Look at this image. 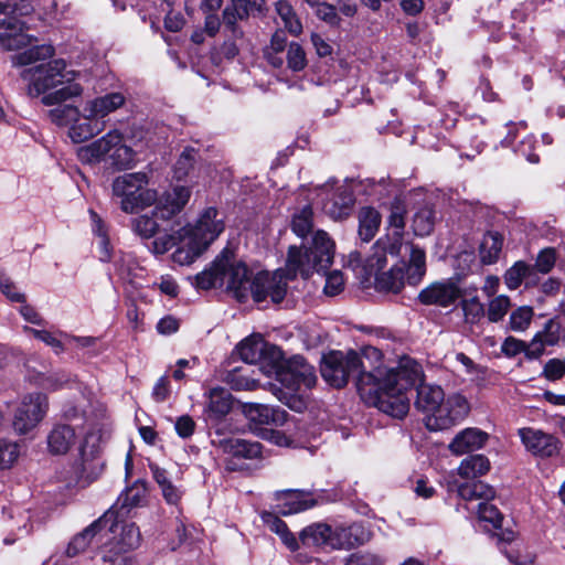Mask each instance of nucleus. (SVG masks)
<instances>
[{"label": "nucleus", "mask_w": 565, "mask_h": 565, "mask_svg": "<svg viewBox=\"0 0 565 565\" xmlns=\"http://www.w3.org/2000/svg\"><path fill=\"white\" fill-rule=\"evenodd\" d=\"M363 369L358 352L331 351L323 355L320 373L323 380L335 388L345 386L351 377H356V388L366 403L393 417L405 416L408 412V402L403 392L420 376L417 362L404 356L396 367L387 369L380 365L370 372Z\"/></svg>", "instance_id": "obj_1"}, {"label": "nucleus", "mask_w": 565, "mask_h": 565, "mask_svg": "<svg viewBox=\"0 0 565 565\" xmlns=\"http://www.w3.org/2000/svg\"><path fill=\"white\" fill-rule=\"evenodd\" d=\"M288 280L282 269L273 274L258 273L253 277L245 263L238 260L231 249L224 248L209 268L195 276V286L207 290L225 285L239 302L252 297L257 303L268 298L279 303L286 296Z\"/></svg>", "instance_id": "obj_2"}, {"label": "nucleus", "mask_w": 565, "mask_h": 565, "mask_svg": "<svg viewBox=\"0 0 565 565\" xmlns=\"http://www.w3.org/2000/svg\"><path fill=\"white\" fill-rule=\"evenodd\" d=\"M55 51L52 45H38L12 57L15 66L34 64L21 72L28 83V95L40 97L45 106H61L62 103L83 95L84 88L76 82L79 73L68 70L63 58H52Z\"/></svg>", "instance_id": "obj_3"}, {"label": "nucleus", "mask_w": 565, "mask_h": 565, "mask_svg": "<svg viewBox=\"0 0 565 565\" xmlns=\"http://www.w3.org/2000/svg\"><path fill=\"white\" fill-rule=\"evenodd\" d=\"M125 103L121 93L111 92L86 100L82 110L72 105L57 106L49 110V118L57 126H67L70 138L79 143L100 134L106 127L104 119Z\"/></svg>", "instance_id": "obj_4"}, {"label": "nucleus", "mask_w": 565, "mask_h": 565, "mask_svg": "<svg viewBox=\"0 0 565 565\" xmlns=\"http://www.w3.org/2000/svg\"><path fill=\"white\" fill-rule=\"evenodd\" d=\"M391 233L380 238L372 247V254L367 257L370 268L381 269L387 264V255L409 256L408 279L411 284H418L426 273V256L424 249L418 246L404 243L405 209L401 204H394L388 216Z\"/></svg>", "instance_id": "obj_5"}, {"label": "nucleus", "mask_w": 565, "mask_h": 565, "mask_svg": "<svg viewBox=\"0 0 565 565\" xmlns=\"http://www.w3.org/2000/svg\"><path fill=\"white\" fill-rule=\"evenodd\" d=\"M105 514L110 515L100 533L104 540L100 546L103 565H130L132 559L127 554L140 546V530L135 523L125 521L126 516L115 514L114 510Z\"/></svg>", "instance_id": "obj_6"}, {"label": "nucleus", "mask_w": 565, "mask_h": 565, "mask_svg": "<svg viewBox=\"0 0 565 565\" xmlns=\"http://www.w3.org/2000/svg\"><path fill=\"white\" fill-rule=\"evenodd\" d=\"M217 214L215 207H207L200 215L195 225H188L179 231V246L172 254L174 263L192 264L223 232L224 224L222 220L216 218Z\"/></svg>", "instance_id": "obj_7"}, {"label": "nucleus", "mask_w": 565, "mask_h": 565, "mask_svg": "<svg viewBox=\"0 0 565 565\" xmlns=\"http://www.w3.org/2000/svg\"><path fill=\"white\" fill-rule=\"evenodd\" d=\"M334 243L324 231H317L309 247L290 246L284 270L288 279L297 275L308 278L315 271L330 267L333 260Z\"/></svg>", "instance_id": "obj_8"}, {"label": "nucleus", "mask_w": 565, "mask_h": 565, "mask_svg": "<svg viewBox=\"0 0 565 565\" xmlns=\"http://www.w3.org/2000/svg\"><path fill=\"white\" fill-rule=\"evenodd\" d=\"M111 424L104 407L98 409L95 419L84 426L79 443L77 467L82 477L94 480L103 471L100 458L104 446L110 437Z\"/></svg>", "instance_id": "obj_9"}, {"label": "nucleus", "mask_w": 565, "mask_h": 565, "mask_svg": "<svg viewBox=\"0 0 565 565\" xmlns=\"http://www.w3.org/2000/svg\"><path fill=\"white\" fill-rule=\"evenodd\" d=\"M77 157L83 163L104 162L116 170L131 169L137 162L136 151L125 142L124 134L117 128L78 148Z\"/></svg>", "instance_id": "obj_10"}, {"label": "nucleus", "mask_w": 565, "mask_h": 565, "mask_svg": "<svg viewBox=\"0 0 565 565\" xmlns=\"http://www.w3.org/2000/svg\"><path fill=\"white\" fill-rule=\"evenodd\" d=\"M147 185L146 173H126L113 181V196L119 200V206L125 213H135L157 201L156 191Z\"/></svg>", "instance_id": "obj_11"}, {"label": "nucleus", "mask_w": 565, "mask_h": 565, "mask_svg": "<svg viewBox=\"0 0 565 565\" xmlns=\"http://www.w3.org/2000/svg\"><path fill=\"white\" fill-rule=\"evenodd\" d=\"M11 6H17L19 10L14 13H0V45L8 51L19 50L38 40L29 33L28 14L32 10L31 6L24 1Z\"/></svg>", "instance_id": "obj_12"}, {"label": "nucleus", "mask_w": 565, "mask_h": 565, "mask_svg": "<svg viewBox=\"0 0 565 565\" xmlns=\"http://www.w3.org/2000/svg\"><path fill=\"white\" fill-rule=\"evenodd\" d=\"M241 359L248 364H260V369L268 375L276 370L282 360V351L275 344L264 340L260 334H252L237 347Z\"/></svg>", "instance_id": "obj_13"}, {"label": "nucleus", "mask_w": 565, "mask_h": 565, "mask_svg": "<svg viewBox=\"0 0 565 565\" xmlns=\"http://www.w3.org/2000/svg\"><path fill=\"white\" fill-rule=\"evenodd\" d=\"M47 409L49 399L45 394L36 392L25 395L14 413V430L20 435L28 434L43 420Z\"/></svg>", "instance_id": "obj_14"}, {"label": "nucleus", "mask_w": 565, "mask_h": 565, "mask_svg": "<svg viewBox=\"0 0 565 565\" xmlns=\"http://www.w3.org/2000/svg\"><path fill=\"white\" fill-rule=\"evenodd\" d=\"M274 373L292 392L299 391L301 386L311 388L317 382L313 366L300 355L292 356L286 363L282 359L280 365L271 371Z\"/></svg>", "instance_id": "obj_15"}, {"label": "nucleus", "mask_w": 565, "mask_h": 565, "mask_svg": "<svg viewBox=\"0 0 565 565\" xmlns=\"http://www.w3.org/2000/svg\"><path fill=\"white\" fill-rule=\"evenodd\" d=\"M468 413V404L465 397L454 395L437 405L436 409L425 416V425L429 430H444L456 425Z\"/></svg>", "instance_id": "obj_16"}, {"label": "nucleus", "mask_w": 565, "mask_h": 565, "mask_svg": "<svg viewBox=\"0 0 565 565\" xmlns=\"http://www.w3.org/2000/svg\"><path fill=\"white\" fill-rule=\"evenodd\" d=\"M334 180H329L319 188V195L322 198V209L333 220L345 217L354 203L352 189L349 184L343 183L334 189Z\"/></svg>", "instance_id": "obj_17"}, {"label": "nucleus", "mask_w": 565, "mask_h": 565, "mask_svg": "<svg viewBox=\"0 0 565 565\" xmlns=\"http://www.w3.org/2000/svg\"><path fill=\"white\" fill-rule=\"evenodd\" d=\"M462 297V290L454 279L434 281L418 294V300L425 306L448 308Z\"/></svg>", "instance_id": "obj_18"}, {"label": "nucleus", "mask_w": 565, "mask_h": 565, "mask_svg": "<svg viewBox=\"0 0 565 565\" xmlns=\"http://www.w3.org/2000/svg\"><path fill=\"white\" fill-rule=\"evenodd\" d=\"M519 436L522 444L532 455L548 458L558 454L559 441L551 434H546L540 429L525 427L519 429Z\"/></svg>", "instance_id": "obj_19"}, {"label": "nucleus", "mask_w": 565, "mask_h": 565, "mask_svg": "<svg viewBox=\"0 0 565 565\" xmlns=\"http://www.w3.org/2000/svg\"><path fill=\"white\" fill-rule=\"evenodd\" d=\"M408 267L409 263L406 264L404 260H402L398 264L393 265L388 270L380 273L384 267H382L381 269H372L369 267V264L366 263V268L371 273H374L376 276V288L381 291L394 294H397L402 290V288L405 285V281L412 285L408 279Z\"/></svg>", "instance_id": "obj_20"}, {"label": "nucleus", "mask_w": 565, "mask_h": 565, "mask_svg": "<svg viewBox=\"0 0 565 565\" xmlns=\"http://www.w3.org/2000/svg\"><path fill=\"white\" fill-rule=\"evenodd\" d=\"M276 499L280 501L279 512L282 515H290L309 510L318 504L312 491L305 490H282L276 493Z\"/></svg>", "instance_id": "obj_21"}, {"label": "nucleus", "mask_w": 565, "mask_h": 565, "mask_svg": "<svg viewBox=\"0 0 565 565\" xmlns=\"http://www.w3.org/2000/svg\"><path fill=\"white\" fill-rule=\"evenodd\" d=\"M191 191L186 186H174L171 191H167L158 200L153 210V215L160 220H169L180 213L188 203Z\"/></svg>", "instance_id": "obj_22"}, {"label": "nucleus", "mask_w": 565, "mask_h": 565, "mask_svg": "<svg viewBox=\"0 0 565 565\" xmlns=\"http://www.w3.org/2000/svg\"><path fill=\"white\" fill-rule=\"evenodd\" d=\"M371 537L370 531L362 523L338 525L331 540L332 550H349L366 543Z\"/></svg>", "instance_id": "obj_23"}, {"label": "nucleus", "mask_w": 565, "mask_h": 565, "mask_svg": "<svg viewBox=\"0 0 565 565\" xmlns=\"http://www.w3.org/2000/svg\"><path fill=\"white\" fill-rule=\"evenodd\" d=\"M417 364L420 365L419 363ZM414 386H416L417 391L415 405L419 411H422L426 415L429 412L436 409L437 405H439L443 402V398H445L444 391L441 390L440 386L423 383V369H420L419 379L413 385L404 390L403 395L406 398H408L406 396V392ZM407 402L409 403V399H407Z\"/></svg>", "instance_id": "obj_24"}, {"label": "nucleus", "mask_w": 565, "mask_h": 565, "mask_svg": "<svg viewBox=\"0 0 565 565\" xmlns=\"http://www.w3.org/2000/svg\"><path fill=\"white\" fill-rule=\"evenodd\" d=\"M561 329L562 326L558 320L550 319L546 321L544 328L530 342L527 360L539 359L544 353L546 347L557 344L561 339Z\"/></svg>", "instance_id": "obj_25"}, {"label": "nucleus", "mask_w": 565, "mask_h": 565, "mask_svg": "<svg viewBox=\"0 0 565 565\" xmlns=\"http://www.w3.org/2000/svg\"><path fill=\"white\" fill-rule=\"evenodd\" d=\"M244 413L257 425L282 426L288 417L285 409L263 404H247L244 406Z\"/></svg>", "instance_id": "obj_26"}, {"label": "nucleus", "mask_w": 565, "mask_h": 565, "mask_svg": "<svg viewBox=\"0 0 565 565\" xmlns=\"http://www.w3.org/2000/svg\"><path fill=\"white\" fill-rule=\"evenodd\" d=\"M75 429L67 424L54 425L46 437L47 450L53 456L67 454L75 445Z\"/></svg>", "instance_id": "obj_27"}, {"label": "nucleus", "mask_w": 565, "mask_h": 565, "mask_svg": "<svg viewBox=\"0 0 565 565\" xmlns=\"http://www.w3.org/2000/svg\"><path fill=\"white\" fill-rule=\"evenodd\" d=\"M110 514H104L87 527H85L82 532L77 533L72 537L67 547L65 550V554L67 557H75L81 553L85 552L87 547L90 545L93 539L102 533L103 525L106 524L107 519Z\"/></svg>", "instance_id": "obj_28"}, {"label": "nucleus", "mask_w": 565, "mask_h": 565, "mask_svg": "<svg viewBox=\"0 0 565 565\" xmlns=\"http://www.w3.org/2000/svg\"><path fill=\"white\" fill-rule=\"evenodd\" d=\"M488 439V434L478 428H466L452 439L449 449L459 456L482 448Z\"/></svg>", "instance_id": "obj_29"}, {"label": "nucleus", "mask_w": 565, "mask_h": 565, "mask_svg": "<svg viewBox=\"0 0 565 565\" xmlns=\"http://www.w3.org/2000/svg\"><path fill=\"white\" fill-rule=\"evenodd\" d=\"M146 497V486L137 481L118 497L117 502L110 510H114L117 515L128 516L132 509L141 507L145 503Z\"/></svg>", "instance_id": "obj_30"}, {"label": "nucleus", "mask_w": 565, "mask_h": 565, "mask_svg": "<svg viewBox=\"0 0 565 565\" xmlns=\"http://www.w3.org/2000/svg\"><path fill=\"white\" fill-rule=\"evenodd\" d=\"M222 449L238 459H257L263 456V446L258 441L246 440L241 438H230L221 443Z\"/></svg>", "instance_id": "obj_31"}, {"label": "nucleus", "mask_w": 565, "mask_h": 565, "mask_svg": "<svg viewBox=\"0 0 565 565\" xmlns=\"http://www.w3.org/2000/svg\"><path fill=\"white\" fill-rule=\"evenodd\" d=\"M334 529L323 522L312 523L306 526L299 535V541L305 546L330 547Z\"/></svg>", "instance_id": "obj_32"}, {"label": "nucleus", "mask_w": 565, "mask_h": 565, "mask_svg": "<svg viewBox=\"0 0 565 565\" xmlns=\"http://www.w3.org/2000/svg\"><path fill=\"white\" fill-rule=\"evenodd\" d=\"M263 6L252 8L245 0H232V6H227L222 13L223 24L233 34L237 33V21L248 18L250 14L259 13Z\"/></svg>", "instance_id": "obj_33"}, {"label": "nucleus", "mask_w": 565, "mask_h": 565, "mask_svg": "<svg viewBox=\"0 0 565 565\" xmlns=\"http://www.w3.org/2000/svg\"><path fill=\"white\" fill-rule=\"evenodd\" d=\"M205 413L209 418L220 420L228 414L232 407L231 394L222 387L211 388Z\"/></svg>", "instance_id": "obj_34"}, {"label": "nucleus", "mask_w": 565, "mask_h": 565, "mask_svg": "<svg viewBox=\"0 0 565 565\" xmlns=\"http://www.w3.org/2000/svg\"><path fill=\"white\" fill-rule=\"evenodd\" d=\"M264 524L274 533H276L282 543L292 552L299 548V541L289 531L287 524L275 513L263 512L260 515Z\"/></svg>", "instance_id": "obj_35"}, {"label": "nucleus", "mask_w": 565, "mask_h": 565, "mask_svg": "<svg viewBox=\"0 0 565 565\" xmlns=\"http://www.w3.org/2000/svg\"><path fill=\"white\" fill-rule=\"evenodd\" d=\"M381 225V214L371 206H364L359 211V236L363 242H370L377 233Z\"/></svg>", "instance_id": "obj_36"}, {"label": "nucleus", "mask_w": 565, "mask_h": 565, "mask_svg": "<svg viewBox=\"0 0 565 565\" xmlns=\"http://www.w3.org/2000/svg\"><path fill=\"white\" fill-rule=\"evenodd\" d=\"M275 11L285 30H287L291 35L298 36L302 32V24L289 1L278 0L275 3Z\"/></svg>", "instance_id": "obj_37"}, {"label": "nucleus", "mask_w": 565, "mask_h": 565, "mask_svg": "<svg viewBox=\"0 0 565 565\" xmlns=\"http://www.w3.org/2000/svg\"><path fill=\"white\" fill-rule=\"evenodd\" d=\"M490 469V461L483 455H472L463 459L458 467V475L465 479H476L486 475Z\"/></svg>", "instance_id": "obj_38"}, {"label": "nucleus", "mask_w": 565, "mask_h": 565, "mask_svg": "<svg viewBox=\"0 0 565 565\" xmlns=\"http://www.w3.org/2000/svg\"><path fill=\"white\" fill-rule=\"evenodd\" d=\"M503 237L498 232H489L483 236L480 245V259L483 264H494L500 256Z\"/></svg>", "instance_id": "obj_39"}, {"label": "nucleus", "mask_w": 565, "mask_h": 565, "mask_svg": "<svg viewBox=\"0 0 565 565\" xmlns=\"http://www.w3.org/2000/svg\"><path fill=\"white\" fill-rule=\"evenodd\" d=\"M457 492L466 501L491 500L495 494L493 488L482 481L463 482L458 486Z\"/></svg>", "instance_id": "obj_40"}, {"label": "nucleus", "mask_w": 565, "mask_h": 565, "mask_svg": "<svg viewBox=\"0 0 565 565\" xmlns=\"http://www.w3.org/2000/svg\"><path fill=\"white\" fill-rule=\"evenodd\" d=\"M90 220L93 223V233L97 236V245L99 250V260L102 262H110L113 258L111 255V246L109 243V238L107 235L106 226L99 215L90 210L89 211Z\"/></svg>", "instance_id": "obj_41"}, {"label": "nucleus", "mask_w": 565, "mask_h": 565, "mask_svg": "<svg viewBox=\"0 0 565 565\" xmlns=\"http://www.w3.org/2000/svg\"><path fill=\"white\" fill-rule=\"evenodd\" d=\"M435 225V212L429 206H424L417 210L413 216L412 227L414 234L417 236L429 235Z\"/></svg>", "instance_id": "obj_42"}, {"label": "nucleus", "mask_w": 565, "mask_h": 565, "mask_svg": "<svg viewBox=\"0 0 565 565\" xmlns=\"http://www.w3.org/2000/svg\"><path fill=\"white\" fill-rule=\"evenodd\" d=\"M533 274V268L530 264L519 260L515 262L504 274V282L510 290L518 289L523 279Z\"/></svg>", "instance_id": "obj_43"}, {"label": "nucleus", "mask_w": 565, "mask_h": 565, "mask_svg": "<svg viewBox=\"0 0 565 565\" xmlns=\"http://www.w3.org/2000/svg\"><path fill=\"white\" fill-rule=\"evenodd\" d=\"M149 131L143 129L141 126L132 125L128 128L124 137L125 142L132 147L137 156L139 152H142L149 147Z\"/></svg>", "instance_id": "obj_44"}, {"label": "nucleus", "mask_w": 565, "mask_h": 565, "mask_svg": "<svg viewBox=\"0 0 565 565\" xmlns=\"http://www.w3.org/2000/svg\"><path fill=\"white\" fill-rule=\"evenodd\" d=\"M198 159V150L193 147H185L174 164V178L182 180L189 175Z\"/></svg>", "instance_id": "obj_45"}, {"label": "nucleus", "mask_w": 565, "mask_h": 565, "mask_svg": "<svg viewBox=\"0 0 565 565\" xmlns=\"http://www.w3.org/2000/svg\"><path fill=\"white\" fill-rule=\"evenodd\" d=\"M313 211L310 205L303 206L295 213L291 222L294 233L299 237H306L312 230Z\"/></svg>", "instance_id": "obj_46"}, {"label": "nucleus", "mask_w": 565, "mask_h": 565, "mask_svg": "<svg viewBox=\"0 0 565 565\" xmlns=\"http://www.w3.org/2000/svg\"><path fill=\"white\" fill-rule=\"evenodd\" d=\"M103 407L102 405L97 407L90 406V409H86L82 403L70 404L64 407L63 417L68 422H74L77 419L84 420V426L89 423V419H95V415L98 413V409Z\"/></svg>", "instance_id": "obj_47"}, {"label": "nucleus", "mask_w": 565, "mask_h": 565, "mask_svg": "<svg viewBox=\"0 0 565 565\" xmlns=\"http://www.w3.org/2000/svg\"><path fill=\"white\" fill-rule=\"evenodd\" d=\"M286 61L288 68L292 72L305 70L308 63L303 47L297 42L288 44Z\"/></svg>", "instance_id": "obj_48"}, {"label": "nucleus", "mask_w": 565, "mask_h": 565, "mask_svg": "<svg viewBox=\"0 0 565 565\" xmlns=\"http://www.w3.org/2000/svg\"><path fill=\"white\" fill-rule=\"evenodd\" d=\"M511 307L510 298L505 295H500L493 298L488 306L487 316L489 321L499 322L507 315Z\"/></svg>", "instance_id": "obj_49"}, {"label": "nucleus", "mask_w": 565, "mask_h": 565, "mask_svg": "<svg viewBox=\"0 0 565 565\" xmlns=\"http://www.w3.org/2000/svg\"><path fill=\"white\" fill-rule=\"evenodd\" d=\"M478 515L481 521L489 522L494 529L502 525L503 515L489 500L481 501L478 504Z\"/></svg>", "instance_id": "obj_50"}, {"label": "nucleus", "mask_w": 565, "mask_h": 565, "mask_svg": "<svg viewBox=\"0 0 565 565\" xmlns=\"http://www.w3.org/2000/svg\"><path fill=\"white\" fill-rule=\"evenodd\" d=\"M19 445L13 441L0 439V469H9L18 460Z\"/></svg>", "instance_id": "obj_51"}, {"label": "nucleus", "mask_w": 565, "mask_h": 565, "mask_svg": "<svg viewBox=\"0 0 565 565\" xmlns=\"http://www.w3.org/2000/svg\"><path fill=\"white\" fill-rule=\"evenodd\" d=\"M114 264L118 276L122 279L129 278L138 267L136 258L122 252L115 256Z\"/></svg>", "instance_id": "obj_52"}, {"label": "nucleus", "mask_w": 565, "mask_h": 565, "mask_svg": "<svg viewBox=\"0 0 565 565\" xmlns=\"http://www.w3.org/2000/svg\"><path fill=\"white\" fill-rule=\"evenodd\" d=\"M461 309L468 323H477L484 316L483 305L477 297L461 300Z\"/></svg>", "instance_id": "obj_53"}, {"label": "nucleus", "mask_w": 565, "mask_h": 565, "mask_svg": "<svg viewBox=\"0 0 565 565\" xmlns=\"http://www.w3.org/2000/svg\"><path fill=\"white\" fill-rule=\"evenodd\" d=\"M533 310L531 307H520L510 316V328L513 331H524L531 323Z\"/></svg>", "instance_id": "obj_54"}, {"label": "nucleus", "mask_w": 565, "mask_h": 565, "mask_svg": "<svg viewBox=\"0 0 565 565\" xmlns=\"http://www.w3.org/2000/svg\"><path fill=\"white\" fill-rule=\"evenodd\" d=\"M556 263V250L552 247H546L542 249L535 260L534 266H532L533 271L536 270L541 274H548Z\"/></svg>", "instance_id": "obj_55"}, {"label": "nucleus", "mask_w": 565, "mask_h": 565, "mask_svg": "<svg viewBox=\"0 0 565 565\" xmlns=\"http://www.w3.org/2000/svg\"><path fill=\"white\" fill-rule=\"evenodd\" d=\"M25 331L30 332L34 338L51 347L55 354H61L65 351L63 342L58 338H56L54 333L46 330H38L28 327L25 328Z\"/></svg>", "instance_id": "obj_56"}, {"label": "nucleus", "mask_w": 565, "mask_h": 565, "mask_svg": "<svg viewBox=\"0 0 565 565\" xmlns=\"http://www.w3.org/2000/svg\"><path fill=\"white\" fill-rule=\"evenodd\" d=\"M157 217L140 215L134 220V230L137 234L145 238L152 237L158 231Z\"/></svg>", "instance_id": "obj_57"}, {"label": "nucleus", "mask_w": 565, "mask_h": 565, "mask_svg": "<svg viewBox=\"0 0 565 565\" xmlns=\"http://www.w3.org/2000/svg\"><path fill=\"white\" fill-rule=\"evenodd\" d=\"M530 343L519 340L513 337H508L501 345V351L505 356L513 358L520 353H524L527 359V351Z\"/></svg>", "instance_id": "obj_58"}, {"label": "nucleus", "mask_w": 565, "mask_h": 565, "mask_svg": "<svg viewBox=\"0 0 565 565\" xmlns=\"http://www.w3.org/2000/svg\"><path fill=\"white\" fill-rule=\"evenodd\" d=\"M384 561L371 552H358L345 559V565H383Z\"/></svg>", "instance_id": "obj_59"}, {"label": "nucleus", "mask_w": 565, "mask_h": 565, "mask_svg": "<svg viewBox=\"0 0 565 565\" xmlns=\"http://www.w3.org/2000/svg\"><path fill=\"white\" fill-rule=\"evenodd\" d=\"M543 374L548 381H557L565 376V359H551L543 369Z\"/></svg>", "instance_id": "obj_60"}, {"label": "nucleus", "mask_w": 565, "mask_h": 565, "mask_svg": "<svg viewBox=\"0 0 565 565\" xmlns=\"http://www.w3.org/2000/svg\"><path fill=\"white\" fill-rule=\"evenodd\" d=\"M316 10L317 17L330 25H338L340 23V17L337 8L326 2H319Z\"/></svg>", "instance_id": "obj_61"}, {"label": "nucleus", "mask_w": 565, "mask_h": 565, "mask_svg": "<svg viewBox=\"0 0 565 565\" xmlns=\"http://www.w3.org/2000/svg\"><path fill=\"white\" fill-rule=\"evenodd\" d=\"M179 243V232L177 235L163 234L158 236L152 243V250L156 254H164Z\"/></svg>", "instance_id": "obj_62"}, {"label": "nucleus", "mask_w": 565, "mask_h": 565, "mask_svg": "<svg viewBox=\"0 0 565 565\" xmlns=\"http://www.w3.org/2000/svg\"><path fill=\"white\" fill-rule=\"evenodd\" d=\"M344 279L340 271L334 270L327 276L324 292L328 296H335L343 289Z\"/></svg>", "instance_id": "obj_63"}, {"label": "nucleus", "mask_w": 565, "mask_h": 565, "mask_svg": "<svg viewBox=\"0 0 565 565\" xmlns=\"http://www.w3.org/2000/svg\"><path fill=\"white\" fill-rule=\"evenodd\" d=\"M174 428L179 437L189 438L195 429V422L189 415H182L177 418Z\"/></svg>", "instance_id": "obj_64"}]
</instances>
